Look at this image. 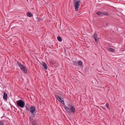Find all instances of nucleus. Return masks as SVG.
I'll list each match as a JSON object with an SVG mask.
<instances>
[{"instance_id": "2", "label": "nucleus", "mask_w": 125, "mask_h": 125, "mask_svg": "<svg viewBox=\"0 0 125 125\" xmlns=\"http://www.w3.org/2000/svg\"><path fill=\"white\" fill-rule=\"evenodd\" d=\"M17 65H18L20 66L21 69L25 73H27V70L26 68V67L24 65H22L18 61L17 62Z\"/></svg>"}, {"instance_id": "18", "label": "nucleus", "mask_w": 125, "mask_h": 125, "mask_svg": "<svg viewBox=\"0 0 125 125\" xmlns=\"http://www.w3.org/2000/svg\"><path fill=\"white\" fill-rule=\"evenodd\" d=\"M106 107H107L108 109H110V107L109 106V104L108 103H107V104H106Z\"/></svg>"}, {"instance_id": "12", "label": "nucleus", "mask_w": 125, "mask_h": 125, "mask_svg": "<svg viewBox=\"0 0 125 125\" xmlns=\"http://www.w3.org/2000/svg\"><path fill=\"white\" fill-rule=\"evenodd\" d=\"M108 50L111 52H113L115 51V50L113 48H108Z\"/></svg>"}, {"instance_id": "7", "label": "nucleus", "mask_w": 125, "mask_h": 125, "mask_svg": "<svg viewBox=\"0 0 125 125\" xmlns=\"http://www.w3.org/2000/svg\"><path fill=\"white\" fill-rule=\"evenodd\" d=\"M8 97V95L5 93L4 92L3 94V98L4 99L7 101Z\"/></svg>"}, {"instance_id": "15", "label": "nucleus", "mask_w": 125, "mask_h": 125, "mask_svg": "<svg viewBox=\"0 0 125 125\" xmlns=\"http://www.w3.org/2000/svg\"><path fill=\"white\" fill-rule=\"evenodd\" d=\"M78 63L79 65H80V66H82L83 65V64L82 62L81 61H79L78 62Z\"/></svg>"}, {"instance_id": "19", "label": "nucleus", "mask_w": 125, "mask_h": 125, "mask_svg": "<svg viewBox=\"0 0 125 125\" xmlns=\"http://www.w3.org/2000/svg\"><path fill=\"white\" fill-rule=\"evenodd\" d=\"M36 19L39 21H40L42 19H41L39 18L38 17H36Z\"/></svg>"}, {"instance_id": "11", "label": "nucleus", "mask_w": 125, "mask_h": 125, "mask_svg": "<svg viewBox=\"0 0 125 125\" xmlns=\"http://www.w3.org/2000/svg\"><path fill=\"white\" fill-rule=\"evenodd\" d=\"M71 112H72L73 113H74L76 111V110L73 106L71 108Z\"/></svg>"}, {"instance_id": "21", "label": "nucleus", "mask_w": 125, "mask_h": 125, "mask_svg": "<svg viewBox=\"0 0 125 125\" xmlns=\"http://www.w3.org/2000/svg\"><path fill=\"white\" fill-rule=\"evenodd\" d=\"M4 124V123L3 122L1 121L0 122V125H3Z\"/></svg>"}, {"instance_id": "26", "label": "nucleus", "mask_w": 125, "mask_h": 125, "mask_svg": "<svg viewBox=\"0 0 125 125\" xmlns=\"http://www.w3.org/2000/svg\"><path fill=\"white\" fill-rule=\"evenodd\" d=\"M107 23H106V25H107Z\"/></svg>"}, {"instance_id": "14", "label": "nucleus", "mask_w": 125, "mask_h": 125, "mask_svg": "<svg viewBox=\"0 0 125 125\" xmlns=\"http://www.w3.org/2000/svg\"><path fill=\"white\" fill-rule=\"evenodd\" d=\"M27 15L28 17H31L32 16V15L31 13L30 12H28L27 13Z\"/></svg>"}, {"instance_id": "1", "label": "nucleus", "mask_w": 125, "mask_h": 125, "mask_svg": "<svg viewBox=\"0 0 125 125\" xmlns=\"http://www.w3.org/2000/svg\"><path fill=\"white\" fill-rule=\"evenodd\" d=\"M73 2L75 4V11H78L81 3L80 1L79 0L77 1V0H73Z\"/></svg>"}, {"instance_id": "6", "label": "nucleus", "mask_w": 125, "mask_h": 125, "mask_svg": "<svg viewBox=\"0 0 125 125\" xmlns=\"http://www.w3.org/2000/svg\"><path fill=\"white\" fill-rule=\"evenodd\" d=\"M42 65L43 67L45 69H47V65L45 62H42Z\"/></svg>"}, {"instance_id": "8", "label": "nucleus", "mask_w": 125, "mask_h": 125, "mask_svg": "<svg viewBox=\"0 0 125 125\" xmlns=\"http://www.w3.org/2000/svg\"><path fill=\"white\" fill-rule=\"evenodd\" d=\"M64 107L66 111L69 113V114L71 113V111L70 109L68 107H67L66 106H64Z\"/></svg>"}, {"instance_id": "22", "label": "nucleus", "mask_w": 125, "mask_h": 125, "mask_svg": "<svg viewBox=\"0 0 125 125\" xmlns=\"http://www.w3.org/2000/svg\"><path fill=\"white\" fill-rule=\"evenodd\" d=\"M74 63L75 64H77V62L76 61L75 62H74Z\"/></svg>"}, {"instance_id": "24", "label": "nucleus", "mask_w": 125, "mask_h": 125, "mask_svg": "<svg viewBox=\"0 0 125 125\" xmlns=\"http://www.w3.org/2000/svg\"><path fill=\"white\" fill-rule=\"evenodd\" d=\"M29 119H30V121H31L32 120V119H31V117H30Z\"/></svg>"}, {"instance_id": "23", "label": "nucleus", "mask_w": 125, "mask_h": 125, "mask_svg": "<svg viewBox=\"0 0 125 125\" xmlns=\"http://www.w3.org/2000/svg\"><path fill=\"white\" fill-rule=\"evenodd\" d=\"M43 1L45 2V1H44V0H42V1H41V2H43Z\"/></svg>"}, {"instance_id": "17", "label": "nucleus", "mask_w": 125, "mask_h": 125, "mask_svg": "<svg viewBox=\"0 0 125 125\" xmlns=\"http://www.w3.org/2000/svg\"><path fill=\"white\" fill-rule=\"evenodd\" d=\"M102 13H103V15H104L106 16H108L109 15L108 14L106 11H104L103 12H102Z\"/></svg>"}, {"instance_id": "10", "label": "nucleus", "mask_w": 125, "mask_h": 125, "mask_svg": "<svg viewBox=\"0 0 125 125\" xmlns=\"http://www.w3.org/2000/svg\"><path fill=\"white\" fill-rule=\"evenodd\" d=\"M98 37L96 33H94L93 36V37L95 39V41L96 42H97L96 41H97V38Z\"/></svg>"}, {"instance_id": "25", "label": "nucleus", "mask_w": 125, "mask_h": 125, "mask_svg": "<svg viewBox=\"0 0 125 125\" xmlns=\"http://www.w3.org/2000/svg\"><path fill=\"white\" fill-rule=\"evenodd\" d=\"M32 125H36V124H34V123H32Z\"/></svg>"}, {"instance_id": "3", "label": "nucleus", "mask_w": 125, "mask_h": 125, "mask_svg": "<svg viewBox=\"0 0 125 125\" xmlns=\"http://www.w3.org/2000/svg\"><path fill=\"white\" fill-rule=\"evenodd\" d=\"M16 103L17 106L20 107L22 108L23 107L25 104L24 102L21 100L17 101L16 102Z\"/></svg>"}, {"instance_id": "5", "label": "nucleus", "mask_w": 125, "mask_h": 125, "mask_svg": "<svg viewBox=\"0 0 125 125\" xmlns=\"http://www.w3.org/2000/svg\"><path fill=\"white\" fill-rule=\"evenodd\" d=\"M55 98H56L60 102H61L62 104H63L62 102H63V103H64L63 99L62 98L56 95H55Z\"/></svg>"}, {"instance_id": "9", "label": "nucleus", "mask_w": 125, "mask_h": 125, "mask_svg": "<svg viewBox=\"0 0 125 125\" xmlns=\"http://www.w3.org/2000/svg\"><path fill=\"white\" fill-rule=\"evenodd\" d=\"M25 107H26L27 111H29L30 110L31 107H30V105L29 104H27Z\"/></svg>"}, {"instance_id": "4", "label": "nucleus", "mask_w": 125, "mask_h": 125, "mask_svg": "<svg viewBox=\"0 0 125 125\" xmlns=\"http://www.w3.org/2000/svg\"><path fill=\"white\" fill-rule=\"evenodd\" d=\"M30 111L32 113V117H34L36 115V113H35V111L36 109V107L34 106H31L30 108Z\"/></svg>"}, {"instance_id": "16", "label": "nucleus", "mask_w": 125, "mask_h": 125, "mask_svg": "<svg viewBox=\"0 0 125 125\" xmlns=\"http://www.w3.org/2000/svg\"><path fill=\"white\" fill-rule=\"evenodd\" d=\"M57 39L60 42H61L62 41V38L60 36H58L57 37Z\"/></svg>"}, {"instance_id": "13", "label": "nucleus", "mask_w": 125, "mask_h": 125, "mask_svg": "<svg viewBox=\"0 0 125 125\" xmlns=\"http://www.w3.org/2000/svg\"><path fill=\"white\" fill-rule=\"evenodd\" d=\"M97 14L101 16H103V13L102 12L100 11L98 12H97Z\"/></svg>"}, {"instance_id": "20", "label": "nucleus", "mask_w": 125, "mask_h": 125, "mask_svg": "<svg viewBox=\"0 0 125 125\" xmlns=\"http://www.w3.org/2000/svg\"><path fill=\"white\" fill-rule=\"evenodd\" d=\"M68 106L69 107H70L71 108L73 107V106L72 105L70 104H69L68 105Z\"/></svg>"}]
</instances>
